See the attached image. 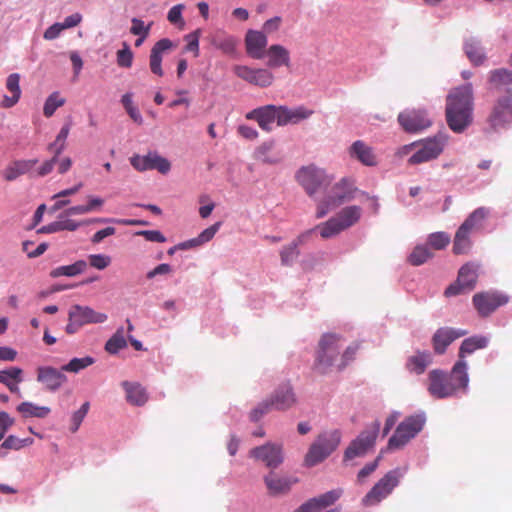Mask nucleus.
I'll list each match as a JSON object with an SVG mask.
<instances>
[{"mask_svg":"<svg viewBox=\"0 0 512 512\" xmlns=\"http://www.w3.org/2000/svg\"><path fill=\"white\" fill-rule=\"evenodd\" d=\"M474 93L471 83L455 87L446 97L445 116L449 128L462 133L473 121Z\"/></svg>","mask_w":512,"mask_h":512,"instance_id":"obj_1","label":"nucleus"},{"mask_svg":"<svg viewBox=\"0 0 512 512\" xmlns=\"http://www.w3.org/2000/svg\"><path fill=\"white\" fill-rule=\"evenodd\" d=\"M341 337L335 333H326L319 340L313 369L325 375L330 373L340 360Z\"/></svg>","mask_w":512,"mask_h":512,"instance_id":"obj_2","label":"nucleus"},{"mask_svg":"<svg viewBox=\"0 0 512 512\" xmlns=\"http://www.w3.org/2000/svg\"><path fill=\"white\" fill-rule=\"evenodd\" d=\"M297 402L296 395L290 383L280 385L269 399L259 403L249 415L253 422L259 421L264 415L272 410L286 411L292 408Z\"/></svg>","mask_w":512,"mask_h":512,"instance_id":"obj_3","label":"nucleus"},{"mask_svg":"<svg viewBox=\"0 0 512 512\" xmlns=\"http://www.w3.org/2000/svg\"><path fill=\"white\" fill-rule=\"evenodd\" d=\"M342 433L339 429L325 431L318 435L311 444L304 462L308 467H313L324 461L333 451L337 449L341 442Z\"/></svg>","mask_w":512,"mask_h":512,"instance_id":"obj_4","label":"nucleus"},{"mask_svg":"<svg viewBox=\"0 0 512 512\" xmlns=\"http://www.w3.org/2000/svg\"><path fill=\"white\" fill-rule=\"evenodd\" d=\"M357 189L353 180L343 178L332 186L326 197L318 204L316 217L323 218L330 210L349 202L355 197Z\"/></svg>","mask_w":512,"mask_h":512,"instance_id":"obj_5","label":"nucleus"},{"mask_svg":"<svg viewBox=\"0 0 512 512\" xmlns=\"http://www.w3.org/2000/svg\"><path fill=\"white\" fill-rule=\"evenodd\" d=\"M406 472L407 467L388 471L362 498V505L365 507L375 506L386 499L394 488L399 485L401 478L404 477Z\"/></svg>","mask_w":512,"mask_h":512,"instance_id":"obj_6","label":"nucleus"},{"mask_svg":"<svg viewBox=\"0 0 512 512\" xmlns=\"http://www.w3.org/2000/svg\"><path fill=\"white\" fill-rule=\"evenodd\" d=\"M424 424L425 418L422 415H412L405 418L390 437L388 448L395 450L404 447L423 429Z\"/></svg>","mask_w":512,"mask_h":512,"instance_id":"obj_7","label":"nucleus"},{"mask_svg":"<svg viewBox=\"0 0 512 512\" xmlns=\"http://www.w3.org/2000/svg\"><path fill=\"white\" fill-rule=\"evenodd\" d=\"M295 178L310 197L331 182L326 172L313 164L301 167Z\"/></svg>","mask_w":512,"mask_h":512,"instance_id":"obj_8","label":"nucleus"},{"mask_svg":"<svg viewBox=\"0 0 512 512\" xmlns=\"http://www.w3.org/2000/svg\"><path fill=\"white\" fill-rule=\"evenodd\" d=\"M380 430V421L376 420L363 430L356 439H354L344 453L345 460H351L356 457L364 456L373 448Z\"/></svg>","mask_w":512,"mask_h":512,"instance_id":"obj_9","label":"nucleus"},{"mask_svg":"<svg viewBox=\"0 0 512 512\" xmlns=\"http://www.w3.org/2000/svg\"><path fill=\"white\" fill-rule=\"evenodd\" d=\"M479 266L474 263H466L458 272L455 282L450 284L444 292L446 297L457 296L473 290L478 279Z\"/></svg>","mask_w":512,"mask_h":512,"instance_id":"obj_10","label":"nucleus"},{"mask_svg":"<svg viewBox=\"0 0 512 512\" xmlns=\"http://www.w3.org/2000/svg\"><path fill=\"white\" fill-rule=\"evenodd\" d=\"M413 145L417 149L408 159V163L418 165L436 159L443 152L446 139L443 136H436Z\"/></svg>","mask_w":512,"mask_h":512,"instance_id":"obj_11","label":"nucleus"},{"mask_svg":"<svg viewBox=\"0 0 512 512\" xmlns=\"http://www.w3.org/2000/svg\"><path fill=\"white\" fill-rule=\"evenodd\" d=\"M473 305L481 317H488L496 309L509 302V296L498 291L476 293L472 298Z\"/></svg>","mask_w":512,"mask_h":512,"instance_id":"obj_12","label":"nucleus"},{"mask_svg":"<svg viewBox=\"0 0 512 512\" xmlns=\"http://www.w3.org/2000/svg\"><path fill=\"white\" fill-rule=\"evenodd\" d=\"M233 72L237 77L247 83L260 88L271 86L275 80L274 74L268 68H252L247 65H235Z\"/></svg>","mask_w":512,"mask_h":512,"instance_id":"obj_13","label":"nucleus"},{"mask_svg":"<svg viewBox=\"0 0 512 512\" xmlns=\"http://www.w3.org/2000/svg\"><path fill=\"white\" fill-rule=\"evenodd\" d=\"M489 126L493 130L503 128L512 123V96L505 95L499 97L487 118Z\"/></svg>","mask_w":512,"mask_h":512,"instance_id":"obj_14","label":"nucleus"},{"mask_svg":"<svg viewBox=\"0 0 512 512\" xmlns=\"http://www.w3.org/2000/svg\"><path fill=\"white\" fill-rule=\"evenodd\" d=\"M132 167L140 172L147 170H157L161 174H167L171 169L170 162L160 156L157 152H148L146 155H133L130 158Z\"/></svg>","mask_w":512,"mask_h":512,"instance_id":"obj_15","label":"nucleus"},{"mask_svg":"<svg viewBox=\"0 0 512 512\" xmlns=\"http://www.w3.org/2000/svg\"><path fill=\"white\" fill-rule=\"evenodd\" d=\"M428 391L435 398H447L457 393L447 373L435 369L428 375Z\"/></svg>","mask_w":512,"mask_h":512,"instance_id":"obj_16","label":"nucleus"},{"mask_svg":"<svg viewBox=\"0 0 512 512\" xmlns=\"http://www.w3.org/2000/svg\"><path fill=\"white\" fill-rule=\"evenodd\" d=\"M342 494V489L328 491L303 503L296 512H339V508L327 511L325 509L339 500Z\"/></svg>","mask_w":512,"mask_h":512,"instance_id":"obj_17","label":"nucleus"},{"mask_svg":"<svg viewBox=\"0 0 512 512\" xmlns=\"http://www.w3.org/2000/svg\"><path fill=\"white\" fill-rule=\"evenodd\" d=\"M401 127L409 133H415L428 128L431 121L425 110H408L398 115Z\"/></svg>","mask_w":512,"mask_h":512,"instance_id":"obj_18","label":"nucleus"},{"mask_svg":"<svg viewBox=\"0 0 512 512\" xmlns=\"http://www.w3.org/2000/svg\"><path fill=\"white\" fill-rule=\"evenodd\" d=\"M250 456L264 462L271 469L277 468L283 462L282 446L272 443L253 448Z\"/></svg>","mask_w":512,"mask_h":512,"instance_id":"obj_19","label":"nucleus"},{"mask_svg":"<svg viewBox=\"0 0 512 512\" xmlns=\"http://www.w3.org/2000/svg\"><path fill=\"white\" fill-rule=\"evenodd\" d=\"M37 381L46 390L55 392L67 382V377L61 369L58 370L52 366H40L37 368Z\"/></svg>","mask_w":512,"mask_h":512,"instance_id":"obj_20","label":"nucleus"},{"mask_svg":"<svg viewBox=\"0 0 512 512\" xmlns=\"http://www.w3.org/2000/svg\"><path fill=\"white\" fill-rule=\"evenodd\" d=\"M467 334L466 330L451 327H441L436 330L432 337V345L436 354H444L447 347L456 339Z\"/></svg>","mask_w":512,"mask_h":512,"instance_id":"obj_21","label":"nucleus"},{"mask_svg":"<svg viewBox=\"0 0 512 512\" xmlns=\"http://www.w3.org/2000/svg\"><path fill=\"white\" fill-rule=\"evenodd\" d=\"M246 119L256 121L262 130L270 132L274 121L278 123V106L265 105L253 109L246 114Z\"/></svg>","mask_w":512,"mask_h":512,"instance_id":"obj_22","label":"nucleus"},{"mask_svg":"<svg viewBox=\"0 0 512 512\" xmlns=\"http://www.w3.org/2000/svg\"><path fill=\"white\" fill-rule=\"evenodd\" d=\"M268 38L264 32L248 30L245 35L246 53L253 59H262L266 53Z\"/></svg>","mask_w":512,"mask_h":512,"instance_id":"obj_23","label":"nucleus"},{"mask_svg":"<svg viewBox=\"0 0 512 512\" xmlns=\"http://www.w3.org/2000/svg\"><path fill=\"white\" fill-rule=\"evenodd\" d=\"M68 316L77 320L82 326L87 324H99L107 320L105 313L95 311L89 306L73 305L69 309Z\"/></svg>","mask_w":512,"mask_h":512,"instance_id":"obj_24","label":"nucleus"},{"mask_svg":"<svg viewBox=\"0 0 512 512\" xmlns=\"http://www.w3.org/2000/svg\"><path fill=\"white\" fill-rule=\"evenodd\" d=\"M264 482L270 496L276 497L287 494L292 486L297 482L296 478L279 476L270 472L264 477Z\"/></svg>","mask_w":512,"mask_h":512,"instance_id":"obj_25","label":"nucleus"},{"mask_svg":"<svg viewBox=\"0 0 512 512\" xmlns=\"http://www.w3.org/2000/svg\"><path fill=\"white\" fill-rule=\"evenodd\" d=\"M313 114V110L304 106L289 108L287 106H278V126H286L288 124H297L302 120L309 118Z\"/></svg>","mask_w":512,"mask_h":512,"instance_id":"obj_26","label":"nucleus"},{"mask_svg":"<svg viewBox=\"0 0 512 512\" xmlns=\"http://www.w3.org/2000/svg\"><path fill=\"white\" fill-rule=\"evenodd\" d=\"M173 46V42L168 38H163L154 44L149 57V67L153 74L159 77L163 76L164 72L161 65L163 54Z\"/></svg>","mask_w":512,"mask_h":512,"instance_id":"obj_27","label":"nucleus"},{"mask_svg":"<svg viewBox=\"0 0 512 512\" xmlns=\"http://www.w3.org/2000/svg\"><path fill=\"white\" fill-rule=\"evenodd\" d=\"M349 155L361 164L369 167L376 166L378 163L377 156L371 146L362 140H356L349 147Z\"/></svg>","mask_w":512,"mask_h":512,"instance_id":"obj_28","label":"nucleus"},{"mask_svg":"<svg viewBox=\"0 0 512 512\" xmlns=\"http://www.w3.org/2000/svg\"><path fill=\"white\" fill-rule=\"evenodd\" d=\"M209 41L212 46L220 50L223 54L232 56L236 52L239 40L237 37L228 34L224 30H216L209 36Z\"/></svg>","mask_w":512,"mask_h":512,"instance_id":"obj_29","label":"nucleus"},{"mask_svg":"<svg viewBox=\"0 0 512 512\" xmlns=\"http://www.w3.org/2000/svg\"><path fill=\"white\" fill-rule=\"evenodd\" d=\"M265 55L267 56V67L270 69L279 68L281 66H290V53L288 49L280 44L271 45Z\"/></svg>","mask_w":512,"mask_h":512,"instance_id":"obj_30","label":"nucleus"},{"mask_svg":"<svg viewBox=\"0 0 512 512\" xmlns=\"http://www.w3.org/2000/svg\"><path fill=\"white\" fill-rule=\"evenodd\" d=\"M37 162V159L12 161L4 169L3 177L6 181H13L19 176L29 172L37 164Z\"/></svg>","mask_w":512,"mask_h":512,"instance_id":"obj_31","label":"nucleus"},{"mask_svg":"<svg viewBox=\"0 0 512 512\" xmlns=\"http://www.w3.org/2000/svg\"><path fill=\"white\" fill-rule=\"evenodd\" d=\"M122 386L126 392V400L131 405L143 406L148 401V394L140 384L124 381Z\"/></svg>","mask_w":512,"mask_h":512,"instance_id":"obj_32","label":"nucleus"},{"mask_svg":"<svg viewBox=\"0 0 512 512\" xmlns=\"http://www.w3.org/2000/svg\"><path fill=\"white\" fill-rule=\"evenodd\" d=\"M432 356L430 352L417 351L410 356L406 362V369L410 373L420 375L425 372L426 368L431 364Z\"/></svg>","mask_w":512,"mask_h":512,"instance_id":"obj_33","label":"nucleus"},{"mask_svg":"<svg viewBox=\"0 0 512 512\" xmlns=\"http://www.w3.org/2000/svg\"><path fill=\"white\" fill-rule=\"evenodd\" d=\"M22 369L19 367H11L0 371V383L4 384L10 392L21 396L18 384L23 381Z\"/></svg>","mask_w":512,"mask_h":512,"instance_id":"obj_34","label":"nucleus"},{"mask_svg":"<svg viewBox=\"0 0 512 512\" xmlns=\"http://www.w3.org/2000/svg\"><path fill=\"white\" fill-rule=\"evenodd\" d=\"M451 382L454 384L457 392L459 390H466L469 382L468 374H467V363L465 360H458L450 374H448Z\"/></svg>","mask_w":512,"mask_h":512,"instance_id":"obj_35","label":"nucleus"},{"mask_svg":"<svg viewBox=\"0 0 512 512\" xmlns=\"http://www.w3.org/2000/svg\"><path fill=\"white\" fill-rule=\"evenodd\" d=\"M488 338L485 336L475 335L463 340L459 348V359L464 360L467 355L472 354L476 350L483 349L488 345Z\"/></svg>","mask_w":512,"mask_h":512,"instance_id":"obj_36","label":"nucleus"},{"mask_svg":"<svg viewBox=\"0 0 512 512\" xmlns=\"http://www.w3.org/2000/svg\"><path fill=\"white\" fill-rule=\"evenodd\" d=\"M221 225H222L221 222H216L212 226L203 230L196 238L185 241V242L179 244L178 247L180 249H189V248L201 246V245L209 242L210 240L213 239L215 234L218 232Z\"/></svg>","mask_w":512,"mask_h":512,"instance_id":"obj_37","label":"nucleus"},{"mask_svg":"<svg viewBox=\"0 0 512 512\" xmlns=\"http://www.w3.org/2000/svg\"><path fill=\"white\" fill-rule=\"evenodd\" d=\"M464 51L468 59L476 66L484 63L486 56L480 43L475 38H469L464 43Z\"/></svg>","mask_w":512,"mask_h":512,"instance_id":"obj_38","label":"nucleus"},{"mask_svg":"<svg viewBox=\"0 0 512 512\" xmlns=\"http://www.w3.org/2000/svg\"><path fill=\"white\" fill-rule=\"evenodd\" d=\"M471 233L472 232L470 230L462 225L458 228L453 243V252L455 254H466L470 250L472 245L470 240Z\"/></svg>","mask_w":512,"mask_h":512,"instance_id":"obj_39","label":"nucleus"},{"mask_svg":"<svg viewBox=\"0 0 512 512\" xmlns=\"http://www.w3.org/2000/svg\"><path fill=\"white\" fill-rule=\"evenodd\" d=\"M87 268V263L84 260H78L71 265L59 266L50 271L52 278L61 276L74 277L82 274Z\"/></svg>","mask_w":512,"mask_h":512,"instance_id":"obj_40","label":"nucleus"},{"mask_svg":"<svg viewBox=\"0 0 512 512\" xmlns=\"http://www.w3.org/2000/svg\"><path fill=\"white\" fill-rule=\"evenodd\" d=\"M362 214V209L359 206H348L343 208L337 215L340 224L344 229H347L356 224Z\"/></svg>","mask_w":512,"mask_h":512,"instance_id":"obj_41","label":"nucleus"},{"mask_svg":"<svg viewBox=\"0 0 512 512\" xmlns=\"http://www.w3.org/2000/svg\"><path fill=\"white\" fill-rule=\"evenodd\" d=\"M490 214V210L486 207H479L475 209L461 224L471 232L482 228L484 220Z\"/></svg>","mask_w":512,"mask_h":512,"instance_id":"obj_42","label":"nucleus"},{"mask_svg":"<svg viewBox=\"0 0 512 512\" xmlns=\"http://www.w3.org/2000/svg\"><path fill=\"white\" fill-rule=\"evenodd\" d=\"M17 411L24 417L44 418L50 413V408L37 406L31 402H22L17 406Z\"/></svg>","mask_w":512,"mask_h":512,"instance_id":"obj_43","label":"nucleus"},{"mask_svg":"<svg viewBox=\"0 0 512 512\" xmlns=\"http://www.w3.org/2000/svg\"><path fill=\"white\" fill-rule=\"evenodd\" d=\"M489 82L495 89L512 84V72L506 69H495L489 73Z\"/></svg>","mask_w":512,"mask_h":512,"instance_id":"obj_44","label":"nucleus"},{"mask_svg":"<svg viewBox=\"0 0 512 512\" xmlns=\"http://www.w3.org/2000/svg\"><path fill=\"white\" fill-rule=\"evenodd\" d=\"M316 229L319 230L321 237L324 239L334 237L345 230L336 216L322 224H319Z\"/></svg>","mask_w":512,"mask_h":512,"instance_id":"obj_45","label":"nucleus"},{"mask_svg":"<svg viewBox=\"0 0 512 512\" xmlns=\"http://www.w3.org/2000/svg\"><path fill=\"white\" fill-rule=\"evenodd\" d=\"M433 257L427 245H417L408 257V262L413 266H420Z\"/></svg>","mask_w":512,"mask_h":512,"instance_id":"obj_46","label":"nucleus"},{"mask_svg":"<svg viewBox=\"0 0 512 512\" xmlns=\"http://www.w3.org/2000/svg\"><path fill=\"white\" fill-rule=\"evenodd\" d=\"M70 125H64L59 131L58 135L54 142L50 143L47 147V150L55 156H59L66 147V139L69 135Z\"/></svg>","mask_w":512,"mask_h":512,"instance_id":"obj_47","label":"nucleus"},{"mask_svg":"<svg viewBox=\"0 0 512 512\" xmlns=\"http://www.w3.org/2000/svg\"><path fill=\"white\" fill-rule=\"evenodd\" d=\"M127 346L123 328H119L106 342L105 350L110 354H116Z\"/></svg>","mask_w":512,"mask_h":512,"instance_id":"obj_48","label":"nucleus"},{"mask_svg":"<svg viewBox=\"0 0 512 512\" xmlns=\"http://www.w3.org/2000/svg\"><path fill=\"white\" fill-rule=\"evenodd\" d=\"M65 102L66 100L60 96L59 92H53L48 96L44 103V116L50 118L59 107H62L65 104Z\"/></svg>","mask_w":512,"mask_h":512,"instance_id":"obj_49","label":"nucleus"},{"mask_svg":"<svg viewBox=\"0 0 512 512\" xmlns=\"http://www.w3.org/2000/svg\"><path fill=\"white\" fill-rule=\"evenodd\" d=\"M95 360L91 356H85L83 358H73L67 364L61 367L62 371L78 373L79 371L94 364Z\"/></svg>","mask_w":512,"mask_h":512,"instance_id":"obj_50","label":"nucleus"},{"mask_svg":"<svg viewBox=\"0 0 512 512\" xmlns=\"http://www.w3.org/2000/svg\"><path fill=\"white\" fill-rule=\"evenodd\" d=\"M93 223H116L128 226L147 225L146 221L136 219L92 218L83 221L84 225H89Z\"/></svg>","mask_w":512,"mask_h":512,"instance_id":"obj_51","label":"nucleus"},{"mask_svg":"<svg viewBox=\"0 0 512 512\" xmlns=\"http://www.w3.org/2000/svg\"><path fill=\"white\" fill-rule=\"evenodd\" d=\"M299 256L298 242L294 241L291 244L284 246L280 251L281 263L284 266H290Z\"/></svg>","mask_w":512,"mask_h":512,"instance_id":"obj_52","label":"nucleus"},{"mask_svg":"<svg viewBox=\"0 0 512 512\" xmlns=\"http://www.w3.org/2000/svg\"><path fill=\"white\" fill-rule=\"evenodd\" d=\"M450 243V236L445 232H435L428 236L427 244L435 250H442Z\"/></svg>","mask_w":512,"mask_h":512,"instance_id":"obj_53","label":"nucleus"},{"mask_svg":"<svg viewBox=\"0 0 512 512\" xmlns=\"http://www.w3.org/2000/svg\"><path fill=\"white\" fill-rule=\"evenodd\" d=\"M359 350L358 344H352L348 346L342 354H340V360L337 364V370L342 371L345 369L352 361H354L357 351Z\"/></svg>","mask_w":512,"mask_h":512,"instance_id":"obj_54","label":"nucleus"},{"mask_svg":"<svg viewBox=\"0 0 512 512\" xmlns=\"http://www.w3.org/2000/svg\"><path fill=\"white\" fill-rule=\"evenodd\" d=\"M153 25V22L148 23L147 25L139 18H132L131 19V27H130V33L135 36H144L148 37L151 27Z\"/></svg>","mask_w":512,"mask_h":512,"instance_id":"obj_55","label":"nucleus"},{"mask_svg":"<svg viewBox=\"0 0 512 512\" xmlns=\"http://www.w3.org/2000/svg\"><path fill=\"white\" fill-rule=\"evenodd\" d=\"M273 146V141L261 144L256 151L257 157L264 163L276 164L278 162V159L269 156V151L273 148Z\"/></svg>","mask_w":512,"mask_h":512,"instance_id":"obj_56","label":"nucleus"},{"mask_svg":"<svg viewBox=\"0 0 512 512\" xmlns=\"http://www.w3.org/2000/svg\"><path fill=\"white\" fill-rule=\"evenodd\" d=\"M123 46V49L117 52V64L120 67L130 68L133 62V52L126 43Z\"/></svg>","mask_w":512,"mask_h":512,"instance_id":"obj_57","label":"nucleus"},{"mask_svg":"<svg viewBox=\"0 0 512 512\" xmlns=\"http://www.w3.org/2000/svg\"><path fill=\"white\" fill-rule=\"evenodd\" d=\"M201 31L197 29L192 33L185 36V40L187 44L185 46V50L189 52H193L195 57L199 56V38Z\"/></svg>","mask_w":512,"mask_h":512,"instance_id":"obj_58","label":"nucleus"},{"mask_svg":"<svg viewBox=\"0 0 512 512\" xmlns=\"http://www.w3.org/2000/svg\"><path fill=\"white\" fill-rule=\"evenodd\" d=\"M88 259L89 264L98 270H103L111 264V257L105 254H91Z\"/></svg>","mask_w":512,"mask_h":512,"instance_id":"obj_59","label":"nucleus"},{"mask_svg":"<svg viewBox=\"0 0 512 512\" xmlns=\"http://www.w3.org/2000/svg\"><path fill=\"white\" fill-rule=\"evenodd\" d=\"M380 457L376 458L373 462L366 464L357 474V482L362 484L366 478L370 476L378 467Z\"/></svg>","mask_w":512,"mask_h":512,"instance_id":"obj_60","label":"nucleus"},{"mask_svg":"<svg viewBox=\"0 0 512 512\" xmlns=\"http://www.w3.org/2000/svg\"><path fill=\"white\" fill-rule=\"evenodd\" d=\"M20 75L18 73H12L7 77L6 88L14 95L21 96L20 89Z\"/></svg>","mask_w":512,"mask_h":512,"instance_id":"obj_61","label":"nucleus"},{"mask_svg":"<svg viewBox=\"0 0 512 512\" xmlns=\"http://www.w3.org/2000/svg\"><path fill=\"white\" fill-rule=\"evenodd\" d=\"M136 235L143 236L147 241L163 243L166 241L165 236L158 230L138 231Z\"/></svg>","mask_w":512,"mask_h":512,"instance_id":"obj_62","label":"nucleus"},{"mask_svg":"<svg viewBox=\"0 0 512 512\" xmlns=\"http://www.w3.org/2000/svg\"><path fill=\"white\" fill-rule=\"evenodd\" d=\"M183 9H184V5H182V4L173 6L169 10L168 15H167V19L169 20V22L172 24H177L180 22L183 23V19H182Z\"/></svg>","mask_w":512,"mask_h":512,"instance_id":"obj_63","label":"nucleus"},{"mask_svg":"<svg viewBox=\"0 0 512 512\" xmlns=\"http://www.w3.org/2000/svg\"><path fill=\"white\" fill-rule=\"evenodd\" d=\"M281 24V18L279 16H275L273 18L268 19L263 24V31L266 35L276 32Z\"/></svg>","mask_w":512,"mask_h":512,"instance_id":"obj_64","label":"nucleus"}]
</instances>
